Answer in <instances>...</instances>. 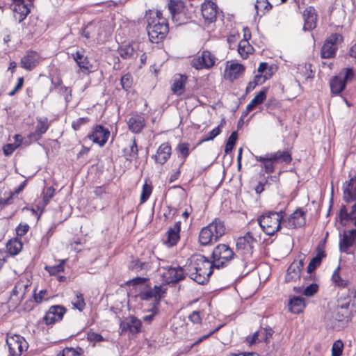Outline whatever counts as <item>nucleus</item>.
<instances>
[{"label":"nucleus","mask_w":356,"mask_h":356,"mask_svg":"<svg viewBox=\"0 0 356 356\" xmlns=\"http://www.w3.org/2000/svg\"><path fill=\"white\" fill-rule=\"evenodd\" d=\"M216 63V57L208 50L191 60V65L196 70L210 69Z\"/></svg>","instance_id":"10"},{"label":"nucleus","mask_w":356,"mask_h":356,"mask_svg":"<svg viewBox=\"0 0 356 356\" xmlns=\"http://www.w3.org/2000/svg\"><path fill=\"white\" fill-rule=\"evenodd\" d=\"M87 339L90 341L94 342L102 341L104 340L103 337L100 334L93 332L88 333Z\"/></svg>","instance_id":"64"},{"label":"nucleus","mask_w":356,"mask_h":356,"mask_svg":"<svg viewBox=\"0 0 356 356\" xmlns=\"http://www.w3.org/2000/svg\"><path fill=\"white\" fill-rule=\"evenodd\" d=\"M30 286L31 284L29 280L20 279L12 290L10 300L16 305H19L25 298L26 293Z\"/></svg>","instance_id":"11"},{"label":"nucleus","mask_w":356,"mask_h":356,"mask_svg":"<svg viewBox=\"0 0 356 356\" xmlns=\"http://www.w3.org/2000/svg\"><path fill=\"white\" fill-rule=\"evenodd\" d=\"M147 280H148V279L145 278V277H136L135 278H133V279L129 280L127 282V284L129 286H136V285H139V284H143L145 282H146V281H147Z\"/></svg>","instance_id":"63"},{"label":"nucleus","mask_w":356,"mask_h":356,"mask_svg":"<svg viewBox=\"0 0 356 356\" xmlns=\"http://www.w3.org/2000/svg\"><path fill=\"white\" fill-rule=\"evenodd\" d=\"M22 243L17 238L10 240L6 244V250L10 255L15 256L22 249Z\"/></svg>","instance_id":"40"},{"label":"nucleus","mask_w":356,"mask_h":356,"mask_svg":"<svg viewBox=\"0 0 356 356\" xmlns=\"http://www.w3.org/2000/svg\"><path fill=\"white\" fill-rule=\"evenodd\" d=\"M343 343L341 340L336 341L332 347V356H341L343 352Z\"/></svg>","instance_id":"53"},{"label":"nucleus","mask_w":356,"mask_h":356,"mask_svg":"<svg viewBox=\"0 0 356 356\" xmlns=\"http://www.w3.org/2000/svg\"><path fill=\"white\" fill-rule=\"evenodd\" d=\"M252 47L250 44L247 39L239 42L238 46V52L243 58H246L250 54H252Z\"/></svg>","instance_id":"42"},{"label":"nucleus","mask_w":356,"mask_h":356,"mask_svg":"<svg viewBox=\"0 0 356 356\" xmlns=\"http://www.w3.org/2000/svg\"><path fill=\"white\" fill-rule=\"evenodd\" d=\"M74 307L81 312L86 307V302L81 293H77L76 300L72 302Z\"/></svg>","instance_id":"52"},{"label":"nucleus","mask_w":356,"mask_h":356,"mask_svg":"<svg viewBox=\"0 0 356 356\" xmlns=\"http://www.w3.org/2000/svg\"><path fill=\"white\" fill-rule=\"evenodd\" d=\"M165 290H163L161 285H155L154 288H151L149 285L138 294V297L141 300L149 301L154 298L152 303L153 310L155 311L159 307L161 299L164 297Z\"/></svg>","instance_id":"7"},{"label":"nucleus","mask_w":356,"mask_h":356,"mask_svg":"<svg viewBox=\"0 0 356 356\" xmlns=\"http://www.w3.org/2000/svg\"><path fill=\"white\" fill-rule=\"evenodd\" d=\"M109 136L110 131L108 129L100 124L96 125L92 132L88 136L90 140L94 143L98 144L100 147H103L106 143Z\"/></svg>","instance_id":"17"},{"label":"nucleus","mask_w":356,"mask_h":356,"mask_svg":"<svg viewBox=\"0 0 356 356\" xmlns=\"http://www.w3.org/2000/svg\"><path fill=\"white\" fill-rule=\"evenodd\" d=\"M67 309L63 305H52L46 312L43 319L47 325H53L56 322L60 321L64 314L66 313Z\"/></svg>","instance_id":"14"},{"label":"nucleus","mask_w":356,"mask_h":356,"mask_svg":"<svg viewBox=\"0 0 356 356\" xmlns=\"http://www.w3.org/2000/svg\"><path fill=\"white\" fill-rule=\"evenodd\" d=\"M237 138H238V133L236 131H234L231 134V135L228 138L227 141L226 143V145H225V154H229L232 151V149L236 143Z\"/></svg>","instance_id":"47"},{"label":"nucleus","mask_w":356,"mask_h":356,"mask_svg":"<svg viewBox=\"0 0 356 356\" xmlns=\"http://www.w3.org/2000/svg\"><path fill=\"white\" fill-rule=\"evenodd\" d=\"M225 122L224 120L222 121L220 124H219L217 127L214 128L211 131L208 132L202 139L200 140V143L207 142L209 140H211L215 138L217 136H218L221 133V127Z\"/></svg>","instance_id":"46"},{"label":"nucleus","mask_w":356,"mask_h":356,"mask_svg":"<svg viewBox=\"0 0 356 356\" xmlns=\"http://www.w3.org/2000/svg\"><path fill=\"white\" fill-rule=\"evenodd\" d=\"M36 120L37 124L35 131L27 136L31 143L40 140L42 135L47 132L50 125L47 117H38L36 118Z\"/></svg>","instance_id":"15"},{"label":"nucleus","mask_w":356,"mask_h":356,"mask_svg":"<svg viewBox=\"0 0 356 356\" xmlns=\"http://www.w3.org/2000/svg\"><path fill=\"white\" fill-rule=\"evenodd\" d=\"M340 266H339L333 272L332 275V281L339 287L346 288L348 286L349 282L346 280H343L340 275Z\"/></svg>","instance_id":"43"},{"label":"nucleus","mask_w":356,"mask_h":356,"mask_svg":"<svg viewBox=\"0 0 356 356\" xmlns=\"http://www.w3.org/2000/svg\"><path fill=\"white\" fill-rule=\"evenodd\" d=\"M39 60V55L36 51H30L21 59V67L26 70H32L36 67Z\"/></svg>","instance_id":"29"},{"label":"nucleus","mask_w":356,"mask_h":356,"mask_svg":"<svg viewBox=\"0 0 356 356\" xmlns=\"http://www.w3.org/2000/svg\"><path fill=\"white\" fill-rule=\"evenodd\" d=\"M193 16V12L189 10L187 7H185L184 10L174 15L172 19L177 25H181L188 23L192 19Z\"/></svg>","instance_id":"37"},{"label":"nucleus","mask_w":356,"mask_h":356,"mask_svg":"<svg viewBox=\"0 0 356 356\" xmlns=\"http://www.w3.org/2000/svg\"><path fill=\"white\" fill-rule=\"evenodd\" d=\"M185 7L184 3L181 0H169L168 3V8L171 14L172 19L174 17V15L184 10Z\"/></svg>","instance_id":"41"},{"label":"nucleus","mask_w":356,"mask_h":356,"mask_svg":"<svg viewBox=\"0 0 356 356\" xmlns=\"http://www.w3.org/2000/svg\"><path fill=\"white\" fill-rule=\"evenodd\" d=\"M304 19L303 30L312 31L316 27L317 13L313 6H309L305 8L302 14Z\"/></svg>","instance_id":"21"},{"label":"nucleus","mask_w":356,"mask_h":356,"mask_svg":"<svg viewBox=\"0 0 356 356\" xmlns=\"http://www.w3.org/2000/svg\"><path fill=\"white\" fill-rule=\"evenodd\" d=\"M344 70L345 74L342 80L345 81L346 84L348 81H351L354 79L355 73L353 68H345Z\"/></svg>","instance_id":"61"},{"label":"nucleus","mask_w":356,"mask_h":356,"mask_svg":"<svg viewBox=\"0 0 356 356\" xmlns=\"http://www.w3.org/2000/svg\"><path fill=\"white\" fill-rule=\"evenodd\" d=\"M84 350L81 347L76 348L66 347L62 351H60L57 356H83Z\"/></svg>","instance_id":"44"},{"label":"nucleus","mask_w":356,"mask_h":356,"mask_svg":"<svg viewBox=\"0 0 356 356\" xmlns=\"http://www.w3.org/2000/svg\"><path fill=\"white\" fill-rule=\"evenodd\" d=\"M244 71L245 67L243 65L232 63L229 65V68L227 69L225 77L231 81H234L235 79H238Z\"/></svg>","instance_id":"33"},{"label":"nucleus","mask_w":356,"mask_h":356,"mask_svg":"<svg viewBox=\"0 0 356 356\" xmlns=\"http://www.w3.org/2000/svg\"><path fill=\"white\" fill-rule=\"evenodd\" d=\"M225 233L224 221L216 218L207 226L203 227L199 235V241L202 245L216 242Z\"/></svg>","instance_id":"3"},{"label":"nucleus","mask_w":356,"mask_h":356,"mask_svg":"<svg viewBox=\"0 0 356 356\" xmlns=\"http://www.w3.org/2000/svg\"><path fill=\"white\" fill-rule=\"evenodd\" d=\"M127 124L131 131L139 134L145 127V120L141 115L134 113L129 118Z\"/></svg>","instance_id":"27"},{"label":"nucleus","mask_w":356,"mask_h":356,"mask_svg":"<svg viewBox=\"0 0 356 356\" xmlns=\"http://www.w3.org/2000/svg\"><path fill=\"white\" fill-rule=\"evenodd\" d=\"M124 159L131 162L138 158V148L135 138L128 140L126 147L122 149Z\"/></svg>","instance_id":"26"},{"label":"nucleus","mask_w":356,"mask_h":356,"mask_svg":"<svg viewBox=\"0 0 356 356\" xmlns=\"http://www.w3.org/2000/svg\"><path fill=\"white\" fill-rule=\"evenodd\" d=\"M20 145V143H8L3 147V152L6 156L11 155Z\"/></svg>","instance_id":"57"},{"label":"nucleus","mask_w":356,"mask_h":356,"mask_svg":"<svg viewBox=\"0 0 356 356\" xmlns=\"http://www.w3.org/2000/svg\"><path fill=\"white\" fill-rule=\"evenodd\" d=\"M235 254L226 244H219L213 250L212 258L215 268L226 266V264L231 261Z\"/></svg>","instance_id":"5"},{"label":"nucleus","mask_w":356,"mask_h":356,"mask_svg":"<svg viewBox=\"0 0 356 356\" xmlns=\"http://www.w3.org/2000/svg\"><path fill=\"white\" fill-rule=\"evenodd\" d=\"M284 212L281 211H266L258 219V224L267 235H274L281 228V222L284 218Z\"/></svg>","instance_id":"4"},{"label":"nucleus","mask_w":356,"mask_h":356,"mask_svg":"<svg viewBox=\"0 0 356 356\" xmlns=\"http://www.w3.org/2000/svg\"><path fill=\"white\" fill-rule=\"evenodd\" d=\"M305 298L299 296H293L290 298L289 308L291 312L296 314L302 313L305 307Z\"/></svg>","instance_id":"32"},{"label":"nucleus","mask_w":356,"mask_h":356,"mask_svg":"<svg viewBox=\"0 0 356 356\" xmlns=\"http://www.w3.org/2000/svg\"><path fill=\"white\" fill-rule=\"evenodd\" d=\"M141 326V321L134 316L127 317L124 321H121L120 324V328L122 332L129 331L132 334H136L140 332Z\"/></svg>","instance_id":"18"},{"label":"nucleus","mask_w":356,"mask_h":356,"mask_svg":"<svg viewBox=\"0 0 356 356\" xmlns=\"http://www.w3.org/2000/svg\"><path fill=\"white\" fill-rule=\"evenodd\" d=\"M280 102L275 97L268 99L265 104L266 111L269 113H273L275 111L281 108Z\"/></svg>","instance_id":"45"},{"label":"nucleus","mask_w":356,"mask_h":356,"mask_svg":"<svg viewBox=\"0 0 356 356\" xmlns=\"http://www.w3.org/2000/svg\"><path fill=\"white\" fill-rule=\"evenodd\" d=\"M88 122L89 118L88 117L80 118L72 122V127L74 129V130L77 131L81 128L82 125L86 124Z\"/></svg>","instance_id":"60"},{"label":"nucleus","mask_w":356,"mask_h":356,"mask_svg":"<svg viewBox=\"0 0 356 356\" xmlns=\"http://www.w3.org/2000/svg\"><path fill=\"white\" fill-rule=\"evenodd\" d=\"M6 343L9 349V356H20L28 348L24 338L17 334L8 337Z\"/></svg>","instance_id":"9"},{"label":"nucleus","mask_w":356,"mask_h":356,"mask_svg":"<svg viewBox=\"0 0 356 356\" xmlns=\"http://www.w3.org/2000/svg\"><path fill=\"white\" fill-rule=\"evenodd\" d=\"M350 297L349 294H347L346 297H344L343 299L342 298H340L338 299V307L341 309H345L346 314H348V309L349 308V305L350 303Z\"/></svg>","instance_id":"55"},{"label":"nucleus","mask_w":356,"mask_h":356,"mask_svg":"<svg viewBox=\"0 0 356 356\" xmlns=\"http://www.w3.org/2000/svg\"><path fill=\"white\" fill-rule=\"evenodd\" d=\"M202 15L205 22L208 23L213 22L216 20L218 13V6L212 1H207L202 5Z\"/></svg>","instance_id":"20"},{"label":"nucleus","mask_w":356,"mask_h":356,"mask_svg":"<svg viewBox=\"0 0 356 356\" xmlns=\"http://www.w3.org/2000/svg\"><path fill=\"white\" fill-rule=\"evenodd\" d=\"M321 261L318 257H313L307 268L308 273H312L314 270L321 265Z\"/></svg>","instance_id":"59"},{"label":"nucleus","mask_w":356,"mask_h":356,"mask_svg":"<svg viewBox=\"0 0 356 356\" xmlns=\"http://www.w3.org/2000/svg\"><path fill=\"white\" fill-rule=\"evenodd\" d=\"M356 240V229H351L348 234L344 231L342 238L339 241V250L341 252L349 254L348 249L352 247Z\"/></svg>","instance_id":"25"},{"label":"nucleus","mask_w":356,"mask_h":356,"mask_svg":"<svg viewBox=\"0 0 356 356\" xmlns=\"http://www.w3.org/2000/svg\"><path fill=\"white\" fill-rule=\"evenodd\" d=\"M267 88H264L252 100L251 103L257 107L260 105L266 98Z\"/></svg>","instance_id":"48"},{"label":"nucleus","mask_w":356,"mask_h":356,"mask_svg":"<svg viewBox=\"0 0 356 356\" xmlns=\"http://www.w3.org/2000/svg\"><path fill=\"white\" fill-rule=\"evenodd\" d=\"M255 159L257 161L261 162L263 163V167L266 173L270 174L273 173L275 171V163L273 161V159L270 157V156L268 154L264 156H256Z\"/></svg>","instance_id":"39"},{"label":"nucleus","mask_w":356,"mask_h":356,"mask_svg":"<svg viewBox=\"0 0 356 356\" xmlns=\"http://www.w3.org/2000/svg\"><path fill=\"white\" fill-rule=\"evenodd\" d=\"M55 190L53 187L50 186L47 188L42 193L43 194V203L46 206L49 204V200L53 197Z\"/></svg>","instance_id":"56"},{"label":"nucleus","mask_w":356,"mask_h":356,"mask_svg":"<svg viewBox=\"0 0 356 356\" xmlns=\"http://www.w3.org/2000/svg\"><path fill=\"white\" fill-rule=\"evenodd\" d=\"M343 200L346 203L356 200V176L343 184Z\"/></svg>","instance_id":"23"},{"label":"nucleus","mask_w":356,"mask_h":356,"mask_svg":"<svg viewBox=\"0 0 356 356\" xmlns=\"http://www.w3.org/2000/svg\"><path fill=\"white\" fill-rule=\"evenodd\" d=\"M214 263L202 254H193L188 259L186 270L191 279L199 284H206L209 280Z\"/></svg>","instance_id":"1"},{"label":"nucleus","mask_w":356,"mask_h":356,"mask_svg":"<svg viewBox=\"0 0 356 356\" xmlns=\"http://www.w3.org/2000/svg\"><path fill=\"white\" fill-rule=\"evenodd\" d=\"M318 285L316 283H312L307 286L302 292V294L307 297H312L318 291Z\"/></svg>","instance_id":"54"},{"label":"nucleus","mask_w":356,"mask_h":356,"mask_svg":"<svg viewBox=\"0 0 356 356\" xmlns=\"http://www.w3.org/2000/svg\"><path fill=\"white\" fill-rule=\"evenodd\" d=\"M64 263L65 261L62 260L58 264L51 266H46L45 269L49 272V273L51 275H56L64 271Z\"/></svg>","instance_id":"49"},{"label":"nucleus","mask_w":356,"mask_h":356,"mask_svg":"<svg viewBox=\"0 0 356 356\" xmlns=\"http://www.w3.org/2000/svg\"><path fill=\"white\" fill-rule=\"evenodd\" d=\"M147 31L151 42H162L169 32L168 22L160 10H149L146 12Z\"/></svg>","instance_id":"2"},{"label":"nucleus","mask_w":356,"mask_h":356,"mask_svg":"<svg viewBox=\"0 0 356 356\" xmlns=\"http://www.w3.org/2000/svg\"><path fill=\"white\" fill-rule=\"evenodd\" d=\"M190 146L188 143H179L175 147L177 157L181 160L180 167L184 164L186 159L190 154Z\"/></svg>","instance_id":"36"},{"label":"nucleus","mask_w":356,"mask_h":356,"mask_svg":"<svg viewBox=\"0 0 356 356\" xmlns=\"http://www.w3.org/2000/svg\"><path fill=\"white\" fill-rule=\"evenodd\" d=\"M189 320L194 324H201L202 318L200 312L194 311L188 316Z\"/></svg>","instance_id":"62"},{"label":"nucleus","mask_w":356,"mask_h":356,"mask_svg":"<svg viewBox=\"0 0 356 356\" xmlns=\"http://www.w3.org/2000/svg\"><path fill=\"white\" fill-rule=\"evenodd\" d=\"M118 52L123 59H131L135 58L136 49L133 44H127L120 46Z\"/></svg>","instance_id":"38"},{"label":"nucleus","mask_w":356,"mask_h":356,"mask_svg":"<svg viewBox=\"0 0 356 356\" xmlns=\"http://www.w3.org/2000/svg\"><path fill=\"white\" fill-rule=\"evenodd\" d=\"M343 40V38L340 33H332L325 40L321 49V56L322 58H333L335 57L338 46Z\"/></svg>","instance_id":"6"},{"label":"nucleus","mask_w":356,"mask_h":356,"mask_svg":"<svg viewBox=\"0 0 356 356\" xmlns=\"http://www.w3.org/2000/svg\"><path fill=\"white\" fill-rule=\"evenodd\" d=\"M304 266V261L300 259L291 264L286 270L285 281L286 282H296L300 278L301 272Z\"/></svg>","instance_id":"19"},{"label":"nucleus","mask_w":356,"mask_h":356,"mask_svg":"<svg viewBox=\"0 0 356 356\" xmlns=\"http://www.w3.org/2000/svg\"><path fill=\"white\" fill-rule=\"evenodd\" d=\"M254 243L256 240L251 232H248L243 236L238 238L236 244V251L242 254L244 259H248L252 255Z\"/></svg>","instance_id":"8"},{"label":"nucleus","mask_w":356,"mask_h":356,"mask_svg":"<svg viewBox=\"0 0 356 356\" xmlns=\"http://www.w3.org/2000/svg\"><path fill=\"white\" fill-rule=\"evenodd\" d=\"M346 84L339 76H334L330 80V87L332 95H339L345 88Z\"/></svg>","instance_id":"34"},{"label":"nucleus","mask_w":356,"mask_h":356,"mask_svg":"<svg viewBox=\"0 0 356 356\" xmlns=\"http://www.w3.org/2000/svg\"><path fill=\"white\" fill-rule=\"evenodd\" d=\"M181 229V222H177L172 227H170L168 232V237L165 243L168 247H172L175 245L179 241L180 236L179 232Z\"/></svg>","instance_id":"31"},{"label":"nucleus","mask_w":356,"mask_h":356,"mask_svg":"<svg viewBox=\"0 0 356 356\" xmlns=\"http://www.w3.org/2000/svg\"><path fill=\"white\" fill-rule=\"evenodd\" d=\"M166 270V282L168 284H177L185 279L186 273V269L177 266H165L162 267Z\"/></svg>","instance_id":"12"},{"label":"nucleus","mask_w":356,"mask_h":356,"mask_svg":"<svg viewBox=\"0 0 356 356\" xmlns=\"http://www.w3.org/2000/svg\"><path fill=\"white\" fill-rule=\"evenodd\" d=\"M283 223L289 229L302 227L306 224V211L302 208H298Z\"/></svg>","instance_id":"13"},{"label":"nucleus","mask_w":356,"mask_h":356,"mask_svg":"<svg viewBox=\"0 0 356 356\" xmlns=\"http://www.w3.org/2000/svg\"><path fill=\"white\" fill-rule=\"evenodd\" d=\"M152 192V186L151 184H147L146 182L143 186L142 193L140 195V202H145L149 197Z\"/></svg>","instance_id":"51"},{"label":"nucleus","mask_w":356,"mask_h":356,"mask_svg":"<svg viewBox=\"0 0 356 356\" xmlns=\"http://www.w3.org/2000/svg\"><path fill=\"white\" fill-rule=\"evenodd\" d=\"M84 52L85 51L83 49L77 51L72 54V56L80 70L84 74H88L92 65L89 61L88 56L84 55Z\"/></svg>","instance_id":"24"},{"label":"nucleus","mask_w":356,"mask_h":356,"mask_svg":"<svg viewBox=\"0 0 356 356\" xmlns=\"http://www.w3.org/2000/svg\"><path fill=\"white\" fill-rule=\"evenodd\" d=\"M151 261L149 260H144L143 258H133L129 262L128 268L133 271H148L151 269Z\"/></svg>","instance_id":"30"},{"label":"nucleus","mask_w":356,"mask_h":356,"mask_svg":"<svg viewBox=\"0 0 356 356\" xmlns=\"http://www.w3.org/2000/svg\"><path fill=\"white\" fill-rule=\"evenodd\" d=\"M172 154V147L169 143H162L157 149L156 154L153 155L152 158L155 163L160 165L165 164L170 159Z\"/></svg>","instance_id":"22"},{"label":"nucleus","mask_w":356,"mask_h":356,"mask_svg":"<svg viewBox=\"0 0 356 356\" xmlns=\"http://www.w3.org/2000/svg\"><path fill=\"white\" fill-rule=\"evenodd\" d=\"M13 1L11 6L14 13V17L19 23H21L29 14L31 2L25 3L24 0H13Z\"/></svg>","instance_id":"16"},{"label":"nucleus","mask_w":356,"mask_h":356,"mask_svg":"<svg viewBox=\"0 0 356 356\" xmlns=\"http://www.w3.org/2000/svg\"><path fill=\"white\" fill-rule=\"evenodd\" d=\"M59 93L64 97L67 104L72 100V89L70 88L61 86L59 88Z\"/></svg>","instance_id":"58"},{"label":"nucleus","mask_w":356,"mask_h":356,"mask_svg":"<svg viewBox=\"0 0 356 356\" xmlns=\"http://www.w3.org/2000/svg\"><path fill=\"white\" fill-rule=\"evenodd\" d=\"M187 79L188 77L186 75L177 74L174 76L171 86V90L174 95L180 96L184 94Z\"/></svg>","instance_id":"28"},{"label":"nucleus","mask_w":356,"mask_h":356,"mask_svg":"<svg viewBox=\"0 0 356 356\" xmlns=\"http://www.w3.org/2000/svg\"><path fill=\"white\" fill-rule=\"evenodd\" d=\"M120 84L122 86V88L125 91H127L133 84L132 76L129 73L123 75L120 79Z\"/></svg>","instance_id":"50"},{"label":"nucleus","mask_w":356,"mask_h":356,"mask_svg":"<svg viewBox=\"0 0 356 356\" xmlns=\"http://www.w3.org/2000/svg\"><path fill=\"white\" fill-rule=\"evenodd\" d=\"M270 157L273 159V161L277 163H284L289 164L292 161V156L291 153L287 151H277L276 152L268 154Z\"/></svg>","instance_id":"35"}]
</instances>
